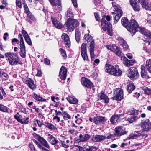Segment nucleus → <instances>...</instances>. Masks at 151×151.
Here are the masks:
<instances>
[{"label": "nucleus", "mask_w": 151, "mask_h": 151, "mask_svg": "<svg viewBox=\"0 0 151 151\" xmlns=\"http://www.w3.org/2000/svg\"><path fill=\"white\" fill-rule=\"evenodd\" d=\"M111 75L116 76H119L122 74V71L119 68H115L113 70L111 71Z\"/></svg>", "instance_id": "obj_32"}, {"label": "nucleus", "mask_w": 151, "mask_h": 151, "mask_svg": "<svg viewBox=\"0 0 151 151\" xmlns=\"http://www.w3.org/2000/svg\"><path fill=\"white\" fill-rule=\"evenodd\" d=\"M87 42H90L89 51L92 60H93L94 59V51L95 44L93 38L92 36H90L86 40Z\"/></svg>", "instance_id": "obj_7"}, {"label": "nucleus", "mask_w": 151, "mask_h": 151, "mask_svg": "<svg viewBox=\"0 0 151 151\" xmlns=\"http://www.w3.org/2000/svg\"><path fill=\"white\" fill-rule=\"evenodd\" d=\"M98 148L96 147L91 146L86 149L87 151H96Z\"/></svg>", "instance_id": "obj_53"}, {"label": "nucleus", "mask_w": 151, "mask_h": 151, "mask_svg": "<svg viewBox=\"0 0 151 151\" xmlns=\"http://www.w3.org/2000/svg\"><path fill=\"white\" fill-rule=\"evenodd\" d=\"M146 10L151 11V4L148 3L147 6L145 7V9Z\"/></svg>", "instance_id": "obj_64"}, {"label": "nucleus", "mask_w": 151, "mask_h": 151, "mask_svg": "<svg viewBox=\"0 0 151 151\" xmlns=\"http://www.w3.org/2000/svg\"><path fill=\"white\" fill-rule=\"evenodd\" d=\"M27 15L28 17L30 18V19L32 20L33 21H35L36 20L35 18L34 17V16L30 12L27 14Z\"/></svg>", "instance_id": "obj_56"}, {"label": "nucleus", "mask_w": 151, "mask_h": 151, "mask_svg": "<svg viewBox=\"0 0 151 151\" xmlns=\"http://www.w3.org/2000/svg\"><path fill=\"white\" fill-rule=\"evenodd\" d=\"M0 110L2 111L5 112H8V111L7 107L0 104Z\"/></svg>", "instance_id": "obj_45"}, {"label": "nucleus", "mask_w": 151, "mask_h": 151, "mask_svg": "<svg viewBox=\"0 0 151 151\" xmlns=\"http://www.w3.org/2000/svg\"><path fill=\"white\" fill-rule=\"evenodd\" d=\"M122 60H124V63L127 66L129 67L130 66L132 65L135 63V61L133 60H128L127 58L125 57H122Z\"/></svg>", "instance_id": "obj_20"}, {"label": "nucleus", "mask_w": 151, "mask_h": 151, "mask_svg": "<svg viewBox=\"0 0 151 151\" xmlns=\"http://www.w3.org/2000/svg\"><path fill=\"white\" fill-rule=\"evenodd\" d=\"M106 139V137L103 135H96L93 136L92 138V140L94 142H100Z\"/></svg>", "instance_id": "obj_24"}, {"label": "nucleus", "mask_w": 151, "mask_h": 151, "mask_svg": "<svg viewBox=\"0 0 151 151\" xmlns=\"http://www.w3.org/2000/svg\"><path fill=\"white\" fill-rule=\"evenodd\" d=\"M62 146L64 148H67L69 147V144L66 143L65 141H61L60 142Z\"/></svg>", "instance_id": "obj_52"}, {"label": "nucleus", "mask_w": 151, "mask_h": 151, "mask_svg": "<svg viewBox=\"0 0 151 151\" xmlns=\"http://www.w3.org/2000/svg\"><path fill=\"white\" fill-rule=\"evenodd\" d=\"M62 39L64 40L65 44L68 46L69 47L70 41L68 35L65 33H63L62 36Z\"/></svg>", "instance_id": "obj_26"}, {"label": "nucleus", "mask_w": 151, "mask_h": 151, "mask_svg": "<svg viewBox=\"0 0 151 151\" xmlns=\"http://www.w3.org/2000/svg\"><path fill=\"white\" fill-rule=\"evenodd\" d=\"M65 17L67 18H68V20L71 19L73 17V14L71 12V10L70 8L69 9L65 14Z\"/></svg>", "instance_id": "obj_36"}, {"label": "nucleus", "mask_w": 151, "mask_h": 151, "mask_svg": "<svg viewBox=\"0 0 151 151\" xmlns=\"http://www.w3.org/2000/svg\"><path fill=\"white\" fill-rule=\"evenodd\" d=\"M123 114H117L113 116L110 119V121L111 123L114 124H115L116 123L119 122L121 119H123Z\"/></svg>", "instance_id": "obj_11"}, {"label": "nucleus", "mask_w": 151, "mask_h": 151, "mask_svg": "<svg viewBox=\"0 0 151 151\" xmlns=\"http://www.w3.org/2000/svg\"><path fill=\"white\" fill-rule=\"evenodd\" d=\"M24 8L25 10V12L26 13L27 15L29 14V13H30L29 9L27 5H24Z\"/></svg>", "instance_id": "obj_55"}, {"label": "nucleus", "mask_w": 151, "mask_h": 151, "mask_svg": "<svg viewBox=\"0 0 151 151\" xmlns=\"http://www.w3.org/2000/svg\"><path fill=\"white\" fill-rule=\"evenodd\" d=\"M126 132L122 127H117L115 129L114 135L116 136H120L126 134Z\"/></svg>", "instance_id": "obj_12"}, {"label": "nucleus", "mask_w": 151, "mask_h": 151, "mask_svg": "<svg viewBox=\"0 0 151 151\" xmlns=\"http://www.w3.org/2000/svg\"><path fill=\"white\" fill-rule=\"evenodd\" d=\"M137 118V116H132L130 118H128L127 120L130 123H132L134 122Z\"/></svg>", "instance_id": "obj_50"}, {"label": "nucleus", "mask_w": 151, "mask_h": 151, "mask_svg": "<svg viewBox=\"0 0 151 151\" xmlns=\"http://www.w3.org/2000/svg\"><path fill=\"white\" fill-rule=\"evenodd\" d=\"M36 139L39 141L42 145L46 147L49 148L50 147L47 142L43 138L39 135H37L36 136Z\"/></svg>", "instance_id": "obj_19"}, {"label": "nucleus", "mask_w": 151, "mask_h": 151, "mask_svg": "<svg viewBox=\"0 0 151 151\" xmlns=\"http://www.w3.org/2000/svg\"><path fill=\"white\" fill-rule=\"evenodd\" d=\"M18 37L20 40V50H26L25 46L22 35L21 34H19L18 35Z\"/></svg>", "instance_id": "obj_30"}, {"label": "nucleus", "mask_w": 151, "mask_h": 151, "mask_svg": "<svg viewBox=\"0 0 151 151\" xmlns=\"http://www.w3.org/2000/svg\"><path fill=\"white\" fill-rule=\"evenodd\" d=\"M51 19L52 23L56 28L60 29L62 27V24L59 21L57 20L56 18L52 17Z\"/></svg>", "instance_id": "obj_25"}, {"label": "nucleus", "mask_w": 151, "mask_h": 151, "mask_svg": "<svg viewBox=\"0 0 151 151\" xmlns=\"http://www.w3.org/2000/svg\"><path fill=\"white\" fill-rule=\"evenodd\" d=\"M87 44L83 43L81 46V55L84 61H88V60L86 49Z\"/></svg>", "instance_id": "obj_10"}, {"label": "nucleus", "mask_w": 151, "mask_h": 151, "mask_svg": "<svg viewBox=\"0 0 151 151\" xmlns=\"http://www.w3.org/2000/svg\"><path fill=\"white\" fill-rule=\"evenodd\" d=\"M53 120L56 122H59L60 121V118L57 116L54 117Z\"/></svg>", "instance_id": "obj_60"}, {"label": "nucleus", "mask_w": 151, "mask_h": 151, "mask_svg": "<svg viewBox=\"0 0 151 151\" xmlns=\"http://www.w3.org/2000/svg\"><path fill=\"white\" fill-rule=\"evenodd\" d=\"M139 1L141 2V4L142 7L145 9V7L147 6L148 3L145 0H139Z\"/></svg>", "instance_id": "obj_48"}, {"label": "nucleus", "mask_w": 151, "mask_h": 151, "mask_svg": "<svg viewBox=\"0 0 151 151\" xmlns=\"http://www.w3.org/2000/svg\"><path fill=\"white\" fill-rule=\"evenodd\" d=\"M29 147L31 150L32 151H37L35 148L34 145L32 144H29Z\"/></svg>", "instance_id": "obj_57"}, {"label": "nucleus", "mask_w": 151, "mask_h": 151, "mask_svg": "<svg viewBox=\"0 0 151 151\" xmlns=\"http://www.w3.org/2000/svg\"><path fill=\"white\" fill-rule=\"evenodd\" d=\"M115 67L111 65L106 64L105 68V70L106 72L111 74L112 72Z\"/></svg>", "instance_id": "obj_31"}, {"label": "nucleus", "mask_w": 151, "mask_h": 151, "mask_svg": "<svg viewBox=\"0 0 151 151\" xmlns=\"http://www.w3.org/2000/svg\"><path fill=\"white\" fill-rule=\"evenodd\" d=\"M123 98V92L122 90L119 89L116 93V95L113 97V99L120 101Z\"/></svg>", "instance_id": "obj_22"}, {"label": "nucleus", "mask_w": 151, "mask_h": 151, "mask_svg": "<svg viewBox=\"0 0 151 151\" xmlns=\"http://www.w3.org/2000/svg\"><path fill=\"white\" fill-rule=\"evenodd\" d=\"M105 47L108 50L115 53L118 56L120 57L122 56V53L121 50L115 44L106 45Z\"/></svg>", "instance_id": "obj_9"}, {"label": "nucleus", "mask_w": 151, "mask_h": 151, "mask_svg": "<svg viewBox=\"0 0 151 151\" xmlns=\"http://www.w3.org/2000/svg\"><path fill=\"white\" fill-rule=\"evenodd\" d=\"M119 41L120 43V45L123 47V50L128 51L129 50V47L126 42L121 37L119 38Z\"/></svg>", "instance_id": "obj_21"}, {"label": "nucleus", "mask_w": 151, "mask_h": 151, "mask_svg": "<svg viewBox=\"0 0 151 151\" xmlns=\"http://www.w3.org/2000/svg\"><path fill=\"white\" fill-rule=\"evenodd\" d=\"M22 33L23 34L24 38H25V37H26L29 36L26 31L24 30H22Z\"/></svg>", "instance_id": "obj_58"}, {"label": "nucleus", "mask_w": 151, "mask_h": 151, "mask_svg": "<svg viewBox=\"0 0 151 151\" xmlns=\"http://www.w3.org/2000/svg\"><path fill=\"white\" fill-rule=\"evenodd\" d=\"M20 55L22 57L25 58L26 57V50H20Z\"/></svg>", "instance_id": "obj_49"}, {"label": "nucleus", "mask_w": 151, "mask_h": 151, "mask_svg": "<svg viewBox=\"0 0 151 151\" xmlns=\"http://www.w3.org/2000/svg\"><path fill=\"white\" fill-rule=\"evenodd\" d=\"M67 99L70 104H77L78 102V100L74 96H68Z\"/></svg>", "instance_id": "obj_29"}, {"label": "nucleus", "mask_w": 151, "mask_h": 151, "mask_svg": "<svg viewBox=\"0 0 151 151\" xmlns=\"http://www.w3.org/2000/svg\"><path fill=\"white\" fill-rule=\"evenodd\" d=\"M75 35L76 40L78 43H79L81 36L80 31L78 29H76V30Z\"/></svg>", "instance_id": "obj_42"}, {"label": "nucleus", "mask_w": 151, "mask_h": 151, "mask_svg": "<svg viewBox=\"0 0 151 151\" xmlns=\"http://www.w3.org/2000/svg\"><path fill=\"white\" fill-rule=\"evenodd\" d=\"M47 140L52 145H54L58 143V140L52 135L50 134H48Z\"/></svg>", "instance_id": "obj_27"}, {"label": "nucleus", "mask_w": 151, "mask_h": 151, "mask_svg": "<svg viewBox=\"0 0 151 151\" xmlns=\"http://www.w3.org/2000/svg\"><path fill=\"white\" fill-rule=\"evenodd\" d=\"M138 30H137V31H139L142 34H143L144 36H145L146 35H145V33H148L149 32H146L144 29L141 27H139V26L138 27Z\"/></svg>", "instance_id": "obj_47"}, {"label": "nucleus", "mask_w": 151, "mask_h": 151, "mask_svg": "<svg viewBox=\"0 0 151 151\" xmlns=\"http://www.w3.org/2000/svg\"><path fill=\"white\" fill-rule=\"evenodd\" d=\"M23 81L31 89L34 90L36 88V86L34 84L33 80L30 78L26 77L23 79Z\"/></svg>", "instance_id": "obj_14"}, {"label": "nucleus", "mask_w": 151, "mask_h": 151, "mask_svg": "<svg viewBox=\"0 0 151 151\" xmlns=\"http://www.w3.org/2000/svg\"><path fill=\"white\" fill-rule=\"evenodd\" d=\"M71 1L74 6L75 7H77L78 5L76 0H71Z\"/></svg>", "instance_id": "obj_62"}, {"label": "nucleus", "mask_w": 151, "mask_h": 151, "mask_svg": "<svg viewBox=\"0 0 151 151\" xmlns=\"http://www.w3.org/2000/svg\"><path fill=\"white\" fill-rule=\"evenodd\" d=\"M16 4L17 5L19 8H21L22 5L21 2L18 0H16Z\"/></svg>", "instance_id": "obj_59"}, {"label": "nucleus", "mask_w": 151, "mask_h": 151, "mask_svg": "<svg viewBox=\"0 0 151 151\" xmlns=\"http://www.w3.org/2000/svg\"><path fill=\"white\" fill-rule=\"evenodd\" d=\"M32 97L35 99L40 101H46V99H43L42 97L37 95L36 94L33 93L32 94Z\"/></svg>", "instance_id": "obj_39"}, {"label": "nucleus", "mask_w": 151, "mask_h": 151, "mask_svg": "<svg viewBox=\"0 0 151 151\" xmlns=\"http://www.w3.org/2000/svg\"><path fill=\"white\" fill-rule=\"evenodd\" d=\"M81 83L83 86L87 88L90 89L93 87V85L92 83L87 78H82L81 79Z\"/></svg>", "instance_id": "obj_15"}, {"label": "nucleus", "mask_w": 151, "mask_h": 151, "mask_svg": "<svg viewBox=\"0 0 151 151\" xmlns=\"http://www.w3.org/2000/svg\"><path fill=\"white\" fill-rule=\"evenodd\" d=\"M2 79L4 80H6L9 78V75L6 73L4 72L0 76Z\"/></svg>", "instance_id": "obj_46"}, {"label": "nucleus", "mask_w": 151, "mask_h": 151, "mask_svg": "<svg viewBox=\"0 0 151 151\" xmlns=\"http://www.w3.org/2000/svg\"><path fill=\"white\" fill-rule=\"evenodd\" d=\"M132 5L133 9L136 11H139L140 9V6L139 3H138V2H133L132 3H130Z\"/></svg>", "instance_id": "obj_34"}, {"label": "nucleus", "mask_w": 151, "mask_h": 151, "mask_svg": "<svg viewBox=\"0 0 151 151\" xmlns=\"http://www.w3.org/2000/svg\"><path fill=\"white\" fill-rule=\"evenodd\" d=\"M143 132L138 131L130 135L129 137L131 139L137 138L140 136H142V137L145 138L147 137V135L143 134Z\"/></svg>", "instance_id": "obj_17"}, {"label": "nucleus", "mask_w": 151, "mask_h": 151, "mask_svg": "<svg viewBox=\"0 0 151 151\" xmlns=\"http://www.w3.org/2000/svg\"><path fill=\"white\" fill-rule=\"evenodd\" d=\"M5 55L12 65H15L19 63V60L16 56L17 53H7L5 54Z\"/></svg>", "instance_id": "obj_4"}, {"label": "nucleus", "mask_w": 151, "mask_h": 151, "mask_svg": "<svg viewBox=\"0 0 151 151\" xmlns=\"http://www.w3.org/2000/svg\"><path fill=\"white\" fill-rule=\"evenodd\" d=\"M129 25V26L127 28V30L132 34H133L132 35L133 36L137 32V30H138L139 26L136 21L134 19L131 20Z\"/></svg>", "instance_id": "obj_5"}, {"label": "nucleus", "mask_w": 151, "mask_h": 151, "mask_svg": "<svg viewBox=\"0 0 151 151\" xmlns=\"http://www.w3.org/2000/svg\"><path fill=\"white\" fill-rule=\"evenodd\" d=\"M121 23L122 25L127 29V28L129 26V24L127 19L125 17L122 18L121 20Z\"/></svg>", "instance_id": "obj_35"}, {"label": "nucleus", "mask_w": 151, "mask_h": 151, "mask_svg": "<svg viewBox=\"0 0 151 151\" xmlns=\"http://www.w3.org/2000/svg\"><path fill=\"white\" fill-rule=\"evenodd\" d=\"M94 14L96 20L98 21L100 20V17H99L98 13H94Z\"/></svg>", "instance_id": "obj_61"}, {"label": "nucleus", "mask_w": 151, "mask_h": 151, "mask_svg": "<svg viewBox=\"0 0 151 151\" xmlns=\"http://www.w3.org/2000/svg\"><path fill=\"white\" fill-rule=\"evenodd\" d=\"M128 114L129 115H132V116H136L138 114V112L137 110L134 109H132L128 111Z\"/></svg>", "instance_id": "obj_40"}, {"label": "nucleus", "mask_w": 151, "mask_h": 151, "mask_svg": "<svg viewBox=\"0 0 151 151\" xmlns=\"http://www.w3.org/2000/svg\"><path fill=\"white\" fill-rule=\"evenodd\" d=\"M63 116L65 120H67L71 119V116L66 111H63Z\"/></svg>", "instance_id": "obj_44"}, {"label": "nucleus", "mask_w": 151, "mask_h": 151, "mask_svg": "<svg viewBox=\"0 0 151 151\" xmlns=\"http://www.w3.org/2000/svg\"><path fill=\"white\" fill-rule=\"evenodd\" d=\"M67 73V69L66 68L62 66L60 70L59 75L62 80H65L66 79Z\"/></svg>", "instance_id": "obj_18"}, {"label": "nucleus", "mask_w": 151, "mask_h": 151, "mask_svg": "<svg viewBox=\"0 0 151 151\" xmlns=\"http://www.w3.org/2000/svg\"><path fill=\"white\" fill-rule=\"evenodd\" d=\"M79 24L78 21L76 19H68L65 24V28L67 31H72L74 28L78 26Z\"/></svg>", "instance_id": "obj_2"}, {"label": "nucleus", "mask_w": 151, "mask_h": 151, "mask_svg": "<svg viewBox=\"0 0 151 151\" xmlns=\"http://www.w3.org/2000/svg\"><path fill=\"white\" fill-rule=\"evenodd\" d=\"M113 12H112V14H116V15L114 17V22L116 23L121 17L122 12L121 10L119 8V6L115 2L112 3Z\"/></svg>", "instance_id": "obj_3"}, {"label": "nucleus", "mask_w": 151, "mask_h": 151, "mask_svg": "<svg viewBox=\"0 0 151 151\" xmlns=\"http://www.w3.org/2000/svg\"><path fill=\"white\" fill-rule=\"evenodd\" d=\"M101 25L104 31H106L107 29L109 35L111 36L112 35L111 25L109 22L106 21L104 18L102 19Z\"/></svg>", "instance_id": "obj_6"}, {"label": "nucleus", "mask_w": 151, "mask_h": 151, "mask_svg": "<svg viewBox=\"0 0 151 151\" xmlns=\"http://www.w3.org/2000/svg\"><path fill=\"white\" fill-rule=\"evenodd\" d=\"M14 118L19 122L23 124H27L29 122V117L26 118L25 121H23L22 116L21 115H19V114L18 112L16 114L14 115Z\"/></svg>", "instance_id": "obj_16"}, {"label": "nucleus", "mask_w": 151, "mask_h": 151, "mask_svg": "<svg viewBox=\"0 0 151 151\" xmlns=\"http://www.w3.org/2000/svg\"><path fill=\"white\" fill-rule=\"evenodd\" d=\"M50 3L53 6H57L59 11L62 9L61 1L60 0H49Z\"/></svg>", "instance_id": "obj_23"}, {"label": "nucleus", "mask_w": 151, "mask_h": 151, "mask_svg": "<svg viewBox=\"0 0 151 151\" xmlns=\"http://www.w3.org/2000/svg\"><path fill=\"white\" fill-rule=\"evenodd\" d=\"M144 90L145 94L148 95H150L151 94V90L150 89L146 87L144 88Z\"/></svg>", "instance_id": "obj_51"}, {"label": "nucleus", "mask_w": 151, "mask_h": 151, "mask_svg": "<svg viewBox=\"0 0 151 151\" xmlns=\"http://www.w3.org/2000/svg\"><path fill=\"white\" fill-rule=\"evenodd\" d=\"M100 97L101 100L104 101L105 103H108L109 102V99L108 96L104 93H101L100 95Z\"/></svg>", "instance_id": "obj_37"}, {"label": "nucleus", "mask_w": 151, "mask_h": 151, "mask_svg": "<svg viewBox=\"0 0 151 151\" xmlns=\"http://www.w3.org/2000/svg\"><path fill=\"white\" fill-rule=\"evenodd\" d=\"M150 125L149 121L144 122L142 124V127L146 131H148L150 129Z\"/></svg>", "instance_id": "obj_33"}, {"label": "nucleus", "mask_w": 151, "mask_h": 151, "mask_svg": "<svg viewBox=\"0 0 151 151\" xmlns=\"http://www.w3.org/2000/svg\"><path fill=\"white\" fill-rule=\"evenodd\" d=\"M79 142H85L88 140L90 137V135L87 134H81L79 136Z\"/></svg>", "instance_id": "obj_28"}, {"label": "nucleus", "mask_w": 151, "mask_h": 151, "mask_svg": "<svg viewBox=\"0 0 151 151\" xmlns=\"http://www.w3.org/2000/svg\"><path fill=\"white\" fill-rule=\"evenodd\" d=\"M9 36V34L7 33H5L4 34L3 39L5 41H6L7 40V37Z\"/></svg>", "instance_id": "obj_63"}, {"label": "nucleus", "mask_w": 151, "mask_h": 151, "mask_svg": "<svg viewBox=\"0 0 151 151\" xmlns=\"http://www.w3.org/2000/svg\"><path fill=\"white\" fill-rule=\"evenodd\" d=\"M127 88L128 92L131 93L135 89V86L133 83H130L127 86Z\"/></svg>", "instance_id": "obj_38"}, {"label": "nucleus", "mask_w": 151, "mask_h": 151, "mask_svg": "<svg viewBox=\"0 0 151 151\" xmlns=\"http://www.w3.org/2000/svg\"><path fill=\"white\" fill-rule=\"evenodd\" d=\"M24 39L28 45H32L31 40L29 36L25 37Z\"/></svg>", "instance_id": "obj_54"}, {"label": "nucleus", "mask_w": 151, "mask_h": 151, "mask_svg": "<svg viewBox=\"0 0 151 151\" xmlns=\"http://www.w3.org/2000/svg\"><path fill=\"white\" fill-rule=\"evenodd\" d=\"M45 125L50 129L51 130H55L57 129V128L56 126L51 123H46L45 124Z\"/></svg>", "instance_id": "obj_43"}, {"label": "nucleus", "mask_w": 151, "mask_h": 151, "mask_svg": "<svg viewBox=\"0 0 151 151\" xmlns=\"http://www.w3.org/2000/svg\"><path fill=\"white\" fill-rule=\"evenodd\" d=\"M141 75L143 78H147L148 77L147 71L151 73V59L147 60L145 66H141Z\"/></svg>", "instance_id": "obj_1"}, {"label": "nucleus", "mask_w": 151, "mask_h": 151, "mask_svg": "<svg viewBox=\"0 0 151 151\" xmlns=\"http://www.w3.org/2000/svg\"><path fill=\"white\" fill-rule=\"evenodd\" d=\"M145 36H144L145 39H146V40L148 42V44L150 45L151 43V34L149 32L148 33H145Z\"/></svg>", "instance_id": "obj_41"}, {"label": "nucleus", "mask_w": 151, "mask_h": 151, "mask_svg": "<svg viewBox=\"0 0 151 151\" xmlns=\"http://www.w3.org/2000/svg\"><path fill=\"white\" fill-rule=\"evenodd\" d=\"M107 120L105 117L98 116L94 117L93 118V122L96 124L101 125L103 124Z\"/></svg>", "instance_id": "obj_13"}, {"label": "nucleus", "mask_w": 151, "mask_h": 151, "mask_svg": "<svg viewBox=\"0 0 151 151\" xmlns=\"http://www.w3.org/2000/svg\"><path fill=\"white\" fill-rule=\"evenodd\" d=\"M128 76L131 79L135 80L138 78L139 74L137 69L134 67L130 68L127 74Z\"/></svg>", "instance_id": "obj_8"}]
</instances>
